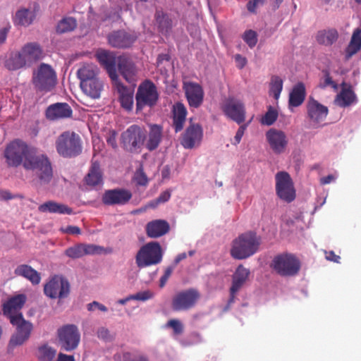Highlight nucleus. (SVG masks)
Wrapping results in <instances>:
<instances>
[{"instance_id":"de8ad7c7","label":"nucleus","mask_w":361,"mask_h":361,"mask_svg":"<svg viewBox=\"0 0 361 361\" xmlns=\"http://www.w3.org/2000/svg\"><path fill=\"white\" fill-rule=\"evenodd\" d=\"M56 353V350L47 345L39 348L38 350V357L41 361H52Z\"/></svg>"},{"instance_id":"6e6d98bb","label":"nucleus","mask_w":361,"mask_h":361,"mask_svg":"<svg viewBox=\"0 0 361 361\" xmlns=\"http://www.w3.org/2000/svg\"><path fill=\"white\" fill-rule=\"evenodd\" d=\"M154 297V293L150 290H145L138 292L136 294L132 295V298L135 300L146 301Z\"/></svg>"},{"instance_id":"4468645a","label":"nucleus","mask_w":361,"mask_h":361,"mask_svg":"<svg viewBox=\"0 0 361 361\" xmlns=\"http://www.w3.org/2000/svg\"><path fill=\"white\" fill-rule=\"evenodd\" d=\"M200 298V294L197 289L182 290L173 296L171 307L175 312L187 311L194 307Z\"/></svg>"},{"instance_id":"69168bd1","label":"nucleus","mask_w":361,"mask_h":361,"mask_svg":"<svg viewBox=\"0 0 361 361\" xmlns=\"http://www.w3.org/2000/svg\"><path fill=\"white\" fill-rule=\"evenodd\" d=\"M123 361H148L147 358L144 356H138L132 359L131 354L130 353H125L123 355Z\"/></svg>"},{"instance_id":"bb28decb","label":"nucleus","mask_w":361,"mask_h":361,"mask_svg":"<svg viewBox=\"0 0 361 361\" xmlns=\"http://www.w3.org/2000/svg\"><path fill=\"white\" fill-rule=\"evenodd\" d=\"M163 138V128L157 124L149 126V130L147 133L145 145L147 149L152 152L157 149Z\"/></svg>"},{"instance_id":"79ce46f5","label":"nucleus","mask_w":361,"mask_h":361,"mask_svg":"<svg viewBox=\"0 0 361 361\" xmlns=\"http://www.w3.org/2000/svg\"><path fill=\"white\" fill-rule=\"evenodd\" d=\"M98 68L93 64L83 65L77 71V75L80 82L95 79L97 77Z\"/></svg>"},{"instance_id":"f3484780","label":"nucleus","mask_w":361,"mask_h":361,"mask_svg":"<svg viewBox=\"0 0 361 361\" xmlns=\"http://www.w3.org/2000/svg\"><path fill=\"white\" fill-rule=\"evenodd\" d=\"M132 192L124 188L106 190L102 195V201L105 205H124L132 198Z\"/></svg>"},{"instance_id":"2f4dec72","label":"nucleus","mask_w":361,"mask_h":361,"mask_svg":"<svg viewBox=\"0 0 361 361\" xmlns=\"http://www.w3.org/2000/svg\"><path fill=\"white\" fill-rule=\"evenodd\" d=\"M119 94V100L121 106L130 111L133 106V90L124 86L118 80L114 82Z\"/></svg>"},{"instance_id":"f8f14e48","label":"nucleus","mask_w":361,"mask_h":361,"mask_svg":"<svg viewBox=\"0 0 361 361\" xmlns=\"http://www.w3.org/2000/svg\"><path fill=\"white\" fill-rule=\"evenodd\" d=\"M44 295L51 299H63L70 293V283L63 276L54 275L44 286Z\"/></svg>"},{"instance_id":"423d86ee","label":"nucleus","mask_w":361,"mask_h":361,"mask_svg":"<svg viewBox=\"0 0 361 361\" xmlns=\"http://www.w3.org/2000/svg\"><path fill=\"white\" fill-rule=\"evenodd\" d=\"M147 131L145 128L133 124L121 135V145L124 150L136 152L144 145Z\"/></svg>"},{"instance_id":"c756f323","label":"nucleus","mask_w":361,"mask_h":361,"mask_svg":"<svg viewBox=\"0 0 361 361\" xmlns=\"http://www.w3.org/2000/svg\"><path fill=\"white\" fill-rule=\"evenodd\" d=\"M169 224L161 219L149 221L145 228L147 236L152 238H157L165 235L169 231Z\"/></svg>"},{"instance_id":"680f3d73","label":"nucleus","mask_w":361,"mask_h":361,"mask_svg":"<svg viewBox=\"0 0 361 361\" xmlns=\"http://www.w3.org/2000/svg\"><path fill=\"white\" fill-rule=\"evenodd\" d=\"M266 0H252L250 1L247 4V10L250 12H255L258 6H262L265 4Z\"/></svg>"},{"instance_id":"20e7f679","label":"nucleus","mask_w":361,"mask_h":361,"mask_svg":"<svg viewBox=\"0 0 361 361\" xmlns=\"http://www.w3.org/2000/svg\"><path fill=\"white\" fill-rule=\"evenodd\" d=\"M56 73L49 64L42 63L33 71L32 82L35 89L38 92H50L56 85Z\"/></svg>"},{"instance_id":"473e14b6","label":"nucleus","mask_w":361,"mask_h":361,"mask_svg":"<svg viewBox=\"0 0 361 361\" xmlns=\"http://www.w3.org/2000/svg\"><path fill=\"white\" fill-rule=\"evenodd\" d=\"M342 89L335 99V102L341 107H347L356 102L357 97L352 87L348 86L346 87L345 82H342Z\"/></svg>"},{"instance_id":"37998d69","label":"nucleus","mask_w":361,"mask_h":361,"mask_svg":"<svg viewBox=\"0 0 361 361\" xmlns=\"http://www.w3.org/2000/svg\"><path fill=\"white\" fill-rule=\"evenodd\" d=\"M155 18L160 32L167 35L172 27V21L169 16L161 11H157Z\"/></svg>"},{"instance_id":"dca6fc26","label":"nucleus","mask_w":361,"mask_h":361,"mask_svg":"<svg viewBox=\"0 0 361 361\" xmlns=\"http://www.w3.org/2000/svg\"><path fill=\"white\" fill-rule=\"evenodd\" d=\"M225 115L238 124L245 121V109L243 103L235 98L229 97L222 106Z\"/></svg>"},{"instance_id":"b1692460","label":"nucleus","mask_w":361,"mask_h":361,"mask_svg":"<svg viewBox=\"0 0 361 361\" xmlns=\"http://www.w3.org/2000/svg\"><path fill=\"white\" fill-rule=\"evenodd\" d=\"M73 111L67 103H56L48 106L46 116L49 120H59L71 117Z\"/></svg>"},{"instance_id":"a19ab883","label":"nucleus","mask_w":361,"mask_h":361,"mask_svg":"<svg viewBox=\"0 0 361 361\" xmlns=\"http://www.w3.org/2000/svg\"><path fill=\"white\" fill-rule=\"evenodd\" d=\"M85 183L88 185L96 186L103 182L102 173L99 164L97 162H93L89 170V172L85 178Z\"/></svg>"},{"instance_id":"7c9ffc66","label":"nucleus","mask_w":361,"mask_h":361,"mask_svg":"<svg viewBox=\"0 0 361 361\" xmlns=\"http://www.w3.org/2000/svg\"><path fill=\"white\" fill-rule=\"evenodd\" d=\"M14 274L17 276H21L29 281L33 286L39 284L41 274L31 266L25 264L16 267Z\"/></svg>"},{"instance_id":"3c124183","label":"nucleus","mask_w":361,"mask_h":361,"mask_svg":"<svg viewBox=\"0 0 361 361\" xmlns=\"http://www.w3.org/2000/svg\"><path fill=\"white\" fill-rule=\"evenodd\" d=\"M277 111L273 109L271 106H269L268 111L262 117L261 123L264 125L271 126L277 120Z\"/></svg>"},{"instance_id":"bf43d9fd","label":"nucleus","mask_w":361,"mask_h":361,"mask_svg":"<svg viewBox=\"0 0 361 361\" xmlns=\"http://www.w3.org/2000/svg\"><path fill=\"white\" fill-rule=\"evenodd\" d=\"M61 231L64 233L71 235H79L81 233V230L76 226H68L66 228H61Z\"/></svg>"},{"instance_id":"338daca9","label":"nucleus","mask_w":361,"mask_h":361,"mask_svg":"<svg viewBox=\"0 0 361 361\" xmlns=\"http://www.w3.org/2000/svg\"><path fill=\"white\" fill-rule=\"evenodd\" d=\"M235 61L236 62V66L239 69L244 68L247 63V59L245 57L242 56L240 54H236L235 56Z\"/></svg>"},{"instance_id":"774afa93","label":"nucleus","mask_w":361,"mask_h":361,"mask_svg":"<svg viewBox=\"0 0 361 361\" xmlns=\"http://www.w3.org/2000/svg\"><path fill=\"white\" fill-rule=\"evenodd\" d=\"M56 361H75V357L73 355L59 353Z\"/></svg>"},{"instance_id":"c03bdc74","label":"nucleus","mask_w":361,"mask_h":361,"mask_svg":"<svg viewBox=\"0 0 361 361\" xmlns=\"http://www.w3.org/2000/svg\"><path fill=\"white\" fill-rule=\"evenodd\" d=\"M77 26L76 20L73 18H65L62 19L56 27L58 33H65L73 30Z\"/></svg>"},{"instance_id":"864d4df0","label":"nucleus","mask_w":361,"mask_h":361,"mask_svg":"<svg viewBox=\"0 0 361 361\" xmlns=\"http://www.w3.org/2000/svg\"><path fill=\"white\" fill-rule=\"evenodd\" d=\"M243 40L250 48H253L257 42V32L252 30H247L243 36Z\"/></svg>"},{"instance_id":"052dcab7","label":"nucleus","mask_w":361,"mask_h":361,"mask_svg":"<svg viewBox=\"0 0 361 361\" xmlns=\"http://www.w3.org/2000/svg\"><path fill=\"white\" fill-rule=\"evenodd\" d=\"M87 308L88 311H94L96 308L99 309L102 312L107 311V308L105 305L97 301H93L92 302L87 304Z\"/></svg>"},{"instance_id":"a211bd4d","label":"nucleus","mask_w":361,"mask_h":361,"mask_svg":"<svg viewBox=\"0 0 361 361\" xmlns=\"http://www.w3.org/2000/svg\"><path fill=\"white\" fill-rule=\"evenodd\" d=\"M109 44L114 48H130L137 40V36L135 32H128L126 30L113 31L108 35Z\"/></svg>"},{"instance_id":"6ab92c4d","label":"nucleus","mask_w":361,"mask_h":361,"mask_svg":"<svg viewBox=\"0 0 361 361\" xmlns=\"http://www.w3.org/2000/svg\"><path fill=\"white\" fill-rule=\"evenodd\" d=\"M99 63L107 71L111 80L114 82L118 80V75L116 71L117 59L116 54L113 51L105 49H99L95 54Z\"/></svg>"},{"instance_id":"13d9d810","label":"nucleus","mask_w":361,"mask_h":361,"mask_svg":"<svg viewBox=\"0 0 361 361\" xmlns=\"http://www.w3.org/2000/svg\"><path fill=\"white\" fill-rule=\"evenodd\" d=\"M172 271H173V269L171 267H167L166 269L164 274L161 276V277L160 278V280H159L160 288H163L166 285L168 279H169V277L171 276V275L172 274Z\"/></svg>"},{"instance_id":"39448f33","label":"nucleus","mask_w":361,"mask_h":361,"mask_svg":"<svg viewBox=\"0 0 361 361\" xmlns=\"http://www.w3.org/2000/svg\"><path fill=\"white\" fill-rule=\"evenodd\" d=\"M33 147H30L25 142L16 139L9 142L4 152V157L8 167H18L23 165V161Z\"/></svg>"},{"instance_id":"72a5a7b5","label":"nucleus","mask_w":361,"mask_h":361,"mask_svg":"<svg viewBox=\"0 0 361 361\" xmlns=\"http://www.w3.org/2000/svg\"><path fill=\"white\" fill-rule=\"evenodd\" d=\"M80 85L82 91L92 99H98L103 89V83L98 78L80 82Z\"/></svg>"},{"instance_id":"2eb2a0df","label":"nucleus","mask_w":361,"mask_h":361,"mask_svg":"<svg viewBox=\"0 0 361 361\" xmlns=\"http://www.w3.org/2000/svg\"><path fill=\"white\" fill-rule=\"evenodd\" d=\"M203 130L198 123H190L181 135L180 144L185 149H192L200 145Z\"/></svg>"},{"instance_id":"f03ea898","label":"nucleus","mask_w":361,"mask_h":361,"mask_svg":"<svg viewBox=\"0 0 361 361\" xmlns=\"http://www.w3.org/2000/svg\"><path fill=\"white\" fill-rule=\"evenodd\" d=\"M261 238L256 233L246 232L233 240L230 254L235 259H247L259 250Z\"/></svg>"},{"instance_id":"9b49d317","label":"nucleus","mask_w":361,"mask_h":361,"mask_svg":"<svg viewBox=\"0 0 361 361\" xmlns=\"http://www.w3.org/2000/svg\"><path fill=\"white\" fill-rule=\"evenodd\" d=\"M276 193L284 202L290 203L296 197L293 181L286 171H279L275 175Z\"/></svg>"},{"instance_id":"a878e982","label":"nucleus","mask_w":361,"mask_h":361,"mask_svg":"<svg viewBox=\"0 0 361 361\" xmlns=\"http://www.w3.org/2000/svg\"><path fill=\"white\" fill-rule=\"evenodd\" d=\"M250 271L243 265H239L233 275L232 286L230 288L231 298L229 302H233L235 293L247 281Z\"/></svg>"},{"instance_id":"aec40b11","label":"nucleus","mask_w":361,"mask_h":361,"mask_svg":"<svg viewBox=\"0 0 361 361\" xmlns=\"http://www.w3.org/2000/svg\"><path fill=\"white\" fill-rule=\"evenodd\" d=\"M185 97L190 107H200L204 99V90L202 86L194 82H184L183 85Z\"/></svg>"},{"instance_id":"4d7b16f0","label":"nucleus","mask_w":361,"mask_h":361,"mask_svg":"<svg viewBox=\"0 0 361 361\" xmlns=\"http://www.w3.org/2000/svg\"><path fill=\"white\" fill-rule=\"evenodd\" d=\"M171 197V192L169 190H166L162 192L159 197L151 203L152 207H155L159 204L166 202L169 200Z\"/></svg>"},{"instance_id":"1a4fd4ad","label":"nucleus","mask_w":361,"mask_h":361,"mask_svg":"<svg viewBox=\"0 0 361 361\" xmlns=\"http://www.w3.org/2000/svg\"><path fill=\"white\" fill-rule=\"evenodd\" d=\"M271 267L280 276H293L299 272L300 262L294 255L282 253L274 257Z\"/></svg>"},{"instance_id":"ea45409f","label":"nucleus","mask_w":361,"mask_h":361,"mask_svg":"<svg viewBox=\"0 0 361 361\" xmlns=\"http://www.w3.org/2000/svg\"><path fill=\"white\" fill-rule=\"evenodd\" d=\"M5 67L9 71H16L23 67L27 66L20 51L12 52L4 63Z\"/></svg>"},{"instance_id":"5fc2aeb1","label":"nucleus","mask_w":361,"mask_h":361,"mask_svg":"<svg viewBox=\"0 0 361 361\" xmlns=\"http://www.w3.org/2000/svg\"><path fill=\"white\" fill-rule=\"evenodd\" d=\"M116 137L117 133L115 130H110L106 135L107 145L115 150L118 149Z\"/></svg>"},{"instance_id":"4c0bfd02","label":"nucleus","mask_w":361,"mask_h":361,"mask_svg":"<svg viewBox=\"0 0 361 361\" xmlns=\"http://www.w3.org/2000/svg\"><path fill=\"white\" fill-rule=\"evenodd\" d=\"M306 96L305 87L302 82L297 83L289 94L288 105L292 107L300 106Z\"/></svg>"},{"instance_id":"f704fd0d","label":"nucleus","mask_w":361,"mask_h":361,"mask_svg":"<svg viewBox=\"0 0 361 361\" xmlns=\"http://www.w3.org/2000/svg\"><path fill=\"white\" fill-rule=\"evenodd\" d=\"M40 212H49L59 214H72L73 213L72 208L68 206L59 203L55 201H47L40 204L38 207Z\"/></svg>"},{"instance_id":"9d476101","label":"nucleus","mask_w":361,"mask_h":361,"mask_svg":"<svg viewBox=\"0 0 361 361\" xmlns=\"http://www.w3.org/2000/svg\"><path fill=\"white\" fill-rule=\"evenodd\" d=\"M10 322L16 326V330L11 338L9 347L14 348L23 345L30 336L33 329L32 324L26 321L20 312L14 317H10Z\"/></svg>"},{"instance_id":"5701e85b","label":"nucleus","mask_w":361,"mask_h":361,"mask_svg":"<svg viewBox=\"0 0 361 361\" xmlns=\"http://www.w3.org/2000/svg\"><path fill=\"white\" fill-rule=\"evenodd\" d=\"M118 68L123 78L133 87L137 80V68L134 63L128 58L121 56L117 59Z\"/></svg>"},{"instance_id":"a18cd8bd","label":"nucleus","mask_w":361,"mask_h":361,"mask_svg":"<svg viewBox=\"0 0 361 361\" xmlns=\"http://www.w3.org/2000/svg\"><path fill=\"white\" fill-rule=\"evenodd\" d=\"M283 89V80L277 75L272 76L270 82L269 93L273 95L275 99H278L280 97Z\"/></svg>"},{"instance_id":"f257e3e1","label":"nucleus","mask_w":361,"mask_h":361,"mask_svg":"<svg viewBox=\"0 0 361 361\" xmlns=\"http://www.w3.org/2000/svg\"><path fill=\"white\" fill-rule=\"evenodd\" d=\"M23 168L34 171L42 184H48L53 178V169L49 157L38 153L35 147L24 160Z\"/></svg>"},{"instance_id":"8fccbe9b","label":"nucleus","mask_w":361,"mask_h":361,"mask_svg":"<svg viewBox=\"0 0 361 361\" xmlns=\"http://www.w3.org/2000/svg\"><path fill=\"white\" fill-rule=\"evenodd\" d=\"M83 253L85 255H101L106 252V249L100 245L82 243Z\"/></svg>"},{"instance_id":"0e129e2a","label":"nucleus","mask_w":361,"mask_h":361,"mask_svg":"<svg viewBox=\"0 0 361 361\" xmlns=\"http://www.w3.org/2000/svg\"><path fill=\"white\" fill-rule=\"evenodd\" d=\"M97 336L103 340H108L110 338L109 331L105 327H101L97 330Z\"/></svg>"},{"instance_id":"603ef678","label":"nucleus","mask_w":361,"mask_h":361,"mask_svg":"<svg viewBox=\"0 0 361 361\" xmlns=\"http://www.w3.org/2000/svg\"><path fill=\"white\" fill-rule=\"evenodd\" d=\"M166 327L171 328L174 335H180L184 331V326L183 323L177 319H172L167 322Z\"/></svg>"},{"instance_id":"393cba45","label":"nucleus","mask_w":361,"mask_h":361,"mask_svg":"<svg viewBox=\"0 0 361 361\" xmlns=\"http://www.w3.org/2000/svg\"><path fill=\"white\" fill-rule=\"evenodd\" d=\"M20 51L27 63L30 66L44 56L43 50L40 45L37 42H29L25 44L20 49Z\"/></svg>"},{"instance_id":"49530a36","label":"nucleus","mask_w":361,"mask_h":361,"mask_svg":"<svg viewBox=\"0 0 361 361\" xmlns=\"http://www.w3.org/2000/svg\"><path fill=\"white\" fill-rule=\"evenodd\" d=\"M322 74L323 76L320 80L319 87L322 89H325L328 87H331L334 90H338V85L334 80H333V78L330 75L329 71L327 69H324L322 71Z\"/></svg>"},{"instance_id":"4be33fe9","label":"nucleus","mask_w":361,"mask_h":361,"mask_svg":"<svg viewBox=\"0 0 361 361\" xmlns=\"http://www.w3.org/2000/svg\"><path fill=\"white\" fill-rule=\"evenodd\" d=\"M307 112L311 122L319 124L324 121L328 115L329 110L327 106L311 97L307 103Z\"/></svg>"},{"instance_id":"7ed1b4c3","label":"nucleus","mask_w":361,"mask_h":361,"mask_svg":"<svg viewBox=\"0 0 361 361\" xmlns=\"http://www.w3.org/2000/svg\"><path fill=\"white\" fill-rule=\"evenodd\" d=\"M56 149L63 158H73L79 156L82 151L80 135L69 130L62 133L56 140Z\"/></svg>"},{"instance_id":"c9c22d12","label":"nucleus","mask_w":361,"mask_h":361,"mask_svg":"<svg viewBox=\"0 0 361 361\" xmlns=\"http://www.w3.org/2000/svg\"><path fill=\"white\" fill-rule=\"evenodd\" d=\"M361 49V27L354 30L349 44L345 49V60L348 61Z\"/></svg>"},{"instance_id":"ddd939ff","label":"nucleus","mask_w":361,"mask_h":361,"mask_svg":"<svg viewBox=\"0 0 361 361\" xmlns=\"http://www.w3.org/2000/svg\"><path fill=\"white\" fill-rule=\"evenodd\" d=\"M59 343L65 351H72L78 348L80 341V334L77 326L64 325L58 329Z\"/></svg>"},{"instance_id":"cd10ccee","label":"nucleus","mask_w":361,"mask_h":361,"mask_svg":"<svg viewBox=\"0 0 361 361\" xmlns=\"http://www.w3.org/2000/svg\"><path fill=\"white\" fill-rule=\"evenodd\" d=\"M172 126L176 133L183 129L186 121L188 111L185 105L181 102H176L172 108Z\"/></svg>"},{"instance_id":"e2e57ef3","label":"nucleus","mask_w":361,"mask_h":361,"mask_svg":"<svg viewBox=\"0 0 361 361\" xmlns=\"http://www.w3.org/2000/svg\"><path fill=\"white\" fill-rule=\"evenodd\" d=\"M245 129H246V126H240V128L238 129L236 134L234 137V141L232 142L233 145H237L240 142L242 137L244 135Z\"/></svg>"},{"instance_id":"e433bc0d","label":"nucleus","mask_w":361,"mask_h":361,"mask_svg":"<svg viewBox=\"0 0 361 361\" xmlns=\"http://www.w3.org/2000/svg\"><path fill=\"white\" fill-rule=\"evenodd\" d=\"M36 18L35 11L22 8L18 9L13 18L14 25L27 27L31 25Z\"/></svg>"},{"instance_id":"09e8293b","label":"nucleus","mask_w":361,"mask_h":361,"mask_svg":"<svg viewBox=\"0 0 361 361\" xmlns=\"http://www.w3.org/2000/svg\"><path fill=\"white\" fill-rule=\"evenodd\" d=\"M64 254L71 259H78L84 256L82 243H78L70 247H68Z\"/></svg>"},{"instance_id":"c85d7f7f","label":"nucleus","mask_w":361,"mask_h":361,"mask_svg":"<svg viewBox=\"0 0 361 361\" xmlns=\"http://www.w3.org/2000/svg\"><path fill=\"white\" fill-rule=\"evenodd\" d=\"M26 301V297L23 294L17 295L8 299L2 305L3 314L10 319V317H14L23 307Z\"/></svg>"},{"instance_id":"0eeeda50","label":"nucleus","mask_w":361,"mask_h":361,"mask_svg":"<svg viewBox=\"0 0 361 361\" xmlns=\"http://www.w3.org/2000/svg\"><path fill=\"white\" fill-rule=\"evenodd\" d=\"M159 99V93L154 83L150 80H144L137 88L135 95L136 111H140L144 107L154 106Z\"/></svg>"},{"instance_id":"6e6552de","label":"nucleus","mask_w":361,"mask_h":361,"mask_svg":"<svg viewBox=\"0 0 361 361\" xmlns=\"http://www.w3.org/2000/svg\"><path fill=\"white\" fill-rule=\"evenodd\" d=\"M162 259L161 247L158 242H149L142 246L135 256L139 268L157 264Z\"/></svg>"},{"instance_id":"412c9836","label":"nucleus","mask_w":361,"mask_h":361,"mask_svg":"<svg viewBox=\"0 0 361 361\" xmlns=\"http://www.w3.org/2000/svg\"><path fill=\"white\" fill-rule=\"evenodd\" d=\"M266 139L271 149L275 154H282L288 146V138L286 133L276 128H271L266 133Z\"/></svg>"},{"instance_id":"58836bf2","label":"nucleus","mask_w":361,"mask_h":361,"mask_svg":"<svg viewBox=\"0 0 361 361\" xmlns=\"http://www.w3.org/2000/svg\"><path fill=\"white\" fill-rule=\"evenodd\" d=\"M338 37L339 35L337 30L330 28L318 31L316 35V40L319 44L331 46L338 40Z\"/></svg>"}]
</instances>
